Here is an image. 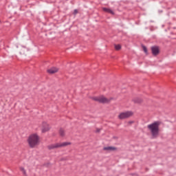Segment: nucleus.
<instances>
[{
	"mask_svg": "<svg viewBox=\"0 0 176 176\" xmlns=\"http://www.w3.org/2000/svg\"><path fill=\"white\" fill-rule=\"evenodd\" d=\"M27 141L30 148H36L40 143L39 135L36 133H33L28 137Z\"/></svg>",
	"mask_w": 176,
	"mask_h": 176,
	"instance_id": "obj_2",
	"label": "nucleus"
},
{
	"mask_svg": "<svg viewBox=\"0 0 176 176\" xmlns=\"http://www.w3.org/2000/svg\"><path fill=\"white\" fill-rule=\"evenodd\" d=\"M78 13V11L76 10H74V14H76Z\"/></svg>",
	"mask_w": 176,
	"mask_h": 176,
	"instance_id": "obj_17",
	"label": "nucleus"
},
{
	"mask_svg": "<svg viewBox=\"0 0 176 176\" xmlns=\"http://www.w3.org/2000/svg\"><path fill=\"white\" fill-rule=\"evenodd\" d=\"M47 148L48 149H56L57 148H60L59 143L49 145Z\"/></svg>",
	"mask_w": 176,
	"mask_h": 176,
	"instance_id": "obj_8",
	"label": "nucleus"
},
{
	"mask_svg": "<svg viewBox=\"0 0 176 176\" xmlns=\"http://www.w3.org/2000/svg\"><path fill=\"white\" fill-rule=\"evenodd\" d=\"M102 10H103V12H106V13H110V14H115L113 11H112V10H111L109 8H103Z\"/></svg>",
	"mask_w": 176,
	"mask_h": 176,
	"instance_id": "obj_11",
	"label": "nucleus"
},
{
	"mask_svg": "<svg viewBox=\"0 0 176 176\" xmlns=\"http://www.w3.org/2000/svg\"><path fill=\"white\" fill-rule=\"evenodd\" d=\"M59 135H60V137H65V131L63 129H60Z\"/></svg>",
	"mask_w": 176,
	"mask_h": 176,
	"instance_id": "obj_12",
	"label": "nucleus"
},
{
	"mask_svg": "<svg viewBox=\"0 0 176 176\" xmlns=\"http://www.w3.org/2000/svg\"><path fill=\"white\" fill-rule=\"evenodd\" d=\"M104 151H107L108 152H112L113 151H116V148L113 146H106L104 147Z\"/></svg>",
	"mask_w": 176,
	"mask_h": 176,
	"instance_id": "obj_9",
	"label": "nucleus"
},
{
	"mask_svg": "<svg viewBox=\"0 0 176 176\" xmlns=\"http://www.w3.org/2000/svg\"><path fill=\"white\" fill-rule=\"evenodd\" d=\"M133 115L134 113H133V111H128L120 113L118 115V118L120 120H124V119H129V118H131V116H133Z\"/></svg>",
	"mask_w": 176,
	"mask_h": 176,
	"instance_id": "obj_4",
	"label": "nucleus"
},
{
	"mask_svg": "<svg viewBox=\"0 0 176 176\" xmlns=\"http://www.w3.org/2000/svg\"><path fill=\"white\" fill-rule=\"evenodd\" d=\"M135 102H137L136 100H135Z\"/></svg>",
	"mask_w": 176,
	"mask_h": 176,
	"instance_id": "obj_18",
	"label": "nucleus"
},
{
	"mask_svg": "<svg viewBox=\"0 0 176 176\" xmlns=\"http://www.w3.org/2000/svg\"><path fill=\"white\" fill-rule=\"evenodd\" d=\"M48 74H56L58 72V68L57 67H52L49 69H47Z\"/></svg>",
	"mask_w": 176,
	"mask_h": 176,
	"instance_id": "obj_7",
	"label": "nucleus"
},
{
	"mask_svg": "<svg viewBox=\"0 0 176 176\" xmlns=\"http://www.w3.org/2000/svg\"><path fill=\"white\" fill-rule=\"evenodd\" d=\"M50 129H52V126H50V124H47L46 122H43L41 124V133H47V131H50Z\"/></svg>",
	"mask_w": 176,
	"mask_h": 176,
	"instance_id": "obj_5",
	"label": "nucleus"
},
{
	"mask_svg": "<svg viewBox=\"0 0 176 176\" xmlns=\"http://www.w3.org/2000/svg\"><path fill=\"white\" fill-rule=\"evenodd\" d=\"M94 101H98V102H100L101 104H108V102H111L112 101V98H107L104 96H97L94 98Z\"/></svg>",
	"mask_w": 176,
	"mask_h": 176,
	"instance_id": "obj_3",
	"label": "nucleus"
},
{
	"mask_svg": "<svg viewBox=\"0 0 176 176\" xmlns=\"http://www.w3.org/2000/svg\"><path fill=\"white\" fill-rule=\"evenodd\" d=\"M151 52H152L153 56H157V54H159V53H160V50L159 49V47L153 46L151 47Z\"/></svg>",
	"mask_w": 176,
	"mask_h": 176,
	"instance_id": "obj_6",
	"label": "nucleus"
},
{
	"mask_svg": "<svg viewBox=\"0 0 176 176\" xmlns=\"http://www.w3.org/2000/svg\"><path fill=\"white\" fill-rule=\"evenodd\" d=\"M20 170L21 171V173H23V175L24 176H27V171L25 170V169L24 168L21 167Z\"/></svg>",
	"mask_w": 176,
	"mask_h": 176,
	"instance_id": "obj_13",
	"label": "nucleus"
},
{
	"mask_svg": "<svg viewBox=\"0 0 176 176\" xmlns=\"http://www.w3.org/2000/svg\"><path fill=\"white\" fill-rule=\"evenodd\" d=\"M133 123H134V121H129L127 122V124H128V126H131V124H133Z\"/></svg>",
	"mask_w": 176,
	"mask_h": 176,
	"instance_id": "obj_16",
	"label": "nucleus"
},
{
	"mask_svg": "<svg viewBox=\"0 0 176 176\" xmlns=\"http://www.w3.org/2000/svg\"><path fill=\"white\" fill-rule=\"evenodd\" d=\"M115 49L116 50H120V49H122V46H120V45H115Z\"/></svg>",
	"mask_w": 176,
	"mask_h": 176,
	"instance_id": "obj_14",
	"label": "nucleus"
},
{
	"mask_svg": "<svg viewBox=\"0 0 176 176\" xmlns=\"http://www.w3.org/2000/svg\"><path fill=\"white\" fill-rule=\"evenodd\" d=\"M59 144V148H63L64 146H68V145H71L70 142H65L62 143H58Z\"/></svg>",
	"mask_w": 176,
	"mask_h": 176,
	"instance_id": "obj_10",
	"label": "nucleus"
},
{
	"mask_svg": "<svg viewBox=\"0 0 176 176\" xmlns=\"http://www.w3.org/2000/svg\"><path fill=\"white\" fill-rule=\"evenodd\" d=\"M142 49H143L144 53H146V54L148 53V50L146 49V47L142 46Z\"/></svg>",
	"mask_w": 176,
	"mask_h": 176,
	"instance_id": "obj_15",
	"label": "nucleus"
},
{
	"mask_svg": "<svg viewBox=\"0 0 176 176\" xmlns=\"http://www.w3.org/2000/svg\"><path fill=\"white\" fill-rule=\"evenodd\" d=\"M160 122H155L147 126V129L150 131L151 138H157L160 135Z\"/></svg>",
	"mask_w": 176,
	"mask_h": 176,
	"instance_id": "obj_1",
	"label": "nucleus"
}]
</instances>
